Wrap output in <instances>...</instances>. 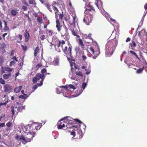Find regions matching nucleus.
Segmentation results:
<instances>
[{
	"mask_svg": "<svg viewBox=\"0 0 147 147\" xmlns=\"http://www.w3.org/2000/svg\"><path fill=\"white\" fill-rule=\"evenodd\" d=\"M86 9L84 11V13L85 14L88 15L90 14L92 15H94L96 11L93 5L90 4V3L86 5L84 7Z\"/></svg>",
	"mask_w": 147,
	"mask_h": 147,
	"instance_id": "nucleus-1",
	"label": "nucleus"
},
{
	"mask_svg": "<svg viewBox=\"0 0 147 147\" xmlns=\"http://www.w3.org/2000/svg\"><path fill=\"white\" fill-rule=\"evenodd\" d=\"M56 4V2L54 1L52 3L51 5L47 3L45 5L51 13H53V11L52 9H53L54 11L55 14H56V16L57 17V15L59 14V11L58 8L55 6Z\"/></svg>",
	"mask_w": 147,
	"mask_h": 147,
	"instance_id": "nucleus-2",
	"label": "nucleus"
},
{
	"mask_svg": "<svg viewBox=\"0 0 147 147\" xmlns=\"http://www.w3.org/2000/svg\"><path fill=\"white\" fill-rule=\"evenodd\" d=\"M45 77V75L41 74L40 73H38L36 74L35 77L32 79V81L35 84L37 82L38 80L41 79L39 84L40 86H42L43 84V82Z\"/></svg>",
	"mask_w": 147,
	"mask_h": 147,
	"instance_id": "nucleus-3",
	"label": "nucleus"
},
{
	"mask_svg": "<svg viewBox=\"0 0 147 147\" xmlns=\"http://www.w3.org/2000/svg\"><path fill=\"white\" fill-rule=\"evenodd\" d=\"M23 109L24 107H20L18 105H14L13 106H12L11 108L12 115H17L18 113L21 111Z\"/></svg>",
	"mask_w": 147,
	"mask_h": 147,
	"instance_id": "nucleus-4",
	"label": "nucleus"
},
{
	"mask_svg": "<svg viewBox=\"0 0 147 147\" xmlns=\"http://www.w3.org/2000/svg\"><path fill=\"white\" fill-rule=\"evenodd\" d=\"M85 17L83 20V22L85 23L87 25H89L90 23L92 22L94 15H92L90 14L88 15L85 14Z\"/></svg>",
	"mask_w": 147,
	"mask_h": 147,
	"instance_id": "nucleus-5",
	"label": "nucleus"
},
{
	"mask_svg": "<svg viewBox=\"0 0 147 147\" xmlns=\"http://www.w3.org/2000/svg\"><path fill=\"white\" fill-rule=\"evenodd\" d=\"M42 125L41 124H32L29 127L31 132H33L36 133L35 131L39 129L41 127Z\"/></svg>",
	"mask_w": 147,
	"mask_h": 147,
	"instance_id": "nucleus-6",
	"label": "nucleus"
},
{
	"mask_svg": "<svg viewBox=\"0 0 147 147\" xmlns=\"http://www.w3.org/2000/svg\"><path fill=\"white\" fill-rule=\"evenodd\" d=\"M72 46L70 45L68 47L67 46H65L64 48H63L62 51L64 53L66 56L68 55L71 56V55Z\"/></svg>",
	"mask_w": 147,
	"mask_h": 147,
	"instance_id": "nucleus-7",
	"label": "nucleus"
},
{
	"mask_svg": "<svg viewBox=\"0 0 147 147\" xmlns=\"http://www.w3.org/2000/svg\"><path fill=\"white\" fill-rule=\"evenodd\" d=\"M65 119L63 118L58 121L57 124V126L58 129H65L66 122L65 120L63 121Z\"/></svg>",
	"mask_w": 147,
	"mask_h": 147,
	"instance_id": "nucleus-8",
	"label": "nucleus"
},
{
	"mask_svg": "<svg viewBox=\"0 0 147 147\" xmlns=\"http://www.w3.org/2000/svg\"><path fill=\"white\" fill-rule=\"evenodd\" d=\"M36 133L33 132H31L29 128V132L26 135V138L28 142H30L33 139V138L34 137Z\"/></svg>",
	"mask_w": 147,
	"mask_h": 147,
	"instance_id": "nucleus-9",
	"label": "nucleus"
},
{
	"mask_svg": "<svg viewBox=\"0 0 147 147\" xmlns=\"http://www.w3.org/2000/svg\"><path fill=\"white\" fill-rule=\"evenodd\" d=\"M58 44L57 45V47L58 48H59V47H61L62 48V50L63 49V48H64L65 46H66L65 45V41L64 40H59L58 41ZM59 50H57V51L60 52H61V50L59 49Z\"/></svg>",
	"mask_w": 147,
	"mask_h": 147,
	"instance_id": "nucleus-10",
	"label": "nucleus"
},
{
	"mask_svg": "<svg viewBox=\"0 0 147 147\" xmlns=\"http://www.w3.org/2000/svg\"><path fill=\"white\" fill-rule=\"evenodd\" d=\"M67 27L65 26L63 28L60 29V31H58L60 32L62 36H64L67 34Z\"/></svg>",
	"mask_w": 147,
	"mask_h": 147,
	"instance_id": "nucleus-11",
	"label": "nucleus"
},
{
	"mask_svg": "<svg viewBox=\"0 0 147 147\" xmlns=\"http://www.w3.org/2000/svg\"><path fill=\"white\" fill-rule=\"evenodd\" d=\"M63 119L65 120V121L66 123L68 124H70L72 125H74V119L69 117H66L63 118Z\"/></svg>",
	"mask_w": 147,
	"mask_h": 147,
	"instance_id": "nucleus-12",
	"label": "nucleus"
},
{
	"mask_svg": "<svg viewBox=\"0 0 147 147\" xmlns=\"http://www.w3.org/2000/svg\"><path fill=\"white\" fill-rule=\"evenodd\" d=\"M138 35L140 39H142L144 36L147 37V33L145 30H142L140 32H139Z\"/></svg>",
	"mask_w": 147,
	"mask_h": 147,
	"instance_id": "nucleus-13",
	"label": "nucleus"
},
{
	"mask_svg": "<svg viewBox=\"0 0 147 147\" xmlns=\"http://www.w3.org/2000/svg\"><path fill=\"white\" fill-rule=\"evenodd\" d=\"M59 14L57 15V17L56 16V14H55V18L56 19V27L58 31H60V29L61 28L62 26L61 25V24L59 22V20L58 19V16Z\"/></svg>",
	"mask_w": 147,
	"mask_h": 147,
	"instance_id": "nucleus-14",
	"label": "nucleus"
},
{
	"mask_svg": "<svg viewBox=\"0 0 147 147\" xmlns=\"http://www.w3.org/2000/svg\"><path fill=\"white\" fill-rule=\"evenodd\" d=\"M90 50L92 53V56L94 59H95L98 56V55L99 53V51H97V52L96 51V53L97 52L98 53L95 54H94L95 51L93 49V47H90L89 49Z\"/></svg>",
	"mask_w": 147,
	"mask_h": 147,
	"instance_id": "nucleus-15",
	"label": "nucleus"
},
{
	"mask_svg": "<svg viewBox=\"0 0 147 147\" xmlns=\"http://www.w3.org/2000/svg\"><path fill=\"white\" fill-rule=\"evenodd\" d=\"M4 91L5 92H8L11 91L12 89V87L9 84H5L4 86Z\"/></svg>",
	"mask_w": 147,
	"mask_h": 147,
	"instance_id": "nucleus-16",
	"label": "nucleus"
},
{
	"mask_svg": "<svg viewBox=\"0 0 147 147\" xmlns=\"http://www.w3.org/2000/svg\"><path fill=\"white\" fill-rule=\"evenodd\" d=\"M19 140L23 144H25L27 142H28L27 141V139L23 135H21Z\"/></svg>",
	"mask_w": 147,
	"mask_h": 147,
	"instance_id": "nucleus-17",
	"label": "nucleus"
},
{
	"mask_svg": "<svg viewBox=\"0 0 147 147\" xmlns=\"http://www.w3.org/2000/svg\"><path fill=\"white\" fill-rule=\"evenodd\" d=\"M24 36L25 37V42H27L28 41L30 37V35L28 31L27 30H26L24 33Z\"/></svg>",
	"mask_w": 147,
	"mask_h": 147,
	"instance_id": "nucleus-18",
	"label": "nucleus"
},
{
	"mask_svg": "<svg viewBox=\"0 0 147 147\" xmlns=\"http://www.w3.org/2000/svg\"><path fill=\"white\" fill-rule=\"evenodd\" d=\"M75 127L76 128L78 129V126L77 125H74L70 124H68L66 123L65 125V129H67L68 128H71L73 127Z\"/></svg>",
	"mask_w": 147,
	"mask_h": 147,
	"instance_id": "nucleus-19",
	"label": "nucleus"
},
{
	"mask_svg": "<svg viewBox=\"0 0 147 147\" xmlns=\"http://www.w3.org/2000/svg\"><path fill=\"white\" fill-rule=\"evenodd\" d=\"M76 18V17L75 16H73V19L72 21H71L70 19L68 21V22H69L70 25L71 26H73V27H75V20Z\"/></svg>",
	"mask_w": 147,
	"mask_h": 147,
	"instance_id": "nucleus-20",
	"label": "nucleus"
},
{
	"mask_svg": "<svg viewBox=\"0 0 147 147\" xmlns=\"http://www.w3.org/2000/svg\"><path fill=\"white\" fill-rule=\"evenodd\" d=\"M124 62L128 66L129 68H132L133 67L135 66V65L132 64V63H130L129 62V61L127 60V59H126L124 61Z\"/></svg>",
	"mask_w": 147,
	"mask_h": 147,
	"instance_id": "nucleus-21",
	"label": "nucleus"
},
{
	"mask_svg": "<svg viewBox=\"0 0 147 147\" xmlns=\"http://www.w3.org/2000/svg\"><path fill=\"white\" fill-rule=\"evenodd\" d=\"M11 76V73H9L7 74H5L3 75V78L5 80H7Z\"/></svg>",
	"mask_w": 147,
	"mask_h": 147,
	"instance_id": "nucleus-22",
	"label": "nucleus"
},
{
	"mask_svg": "<svg viewBox=\"0 0 147 147\" xmlns=\"http://www.w3.org/2000/svg\"><path fill=\"white\" fill-rule=\"evenodd\" d=\"M23 87L22 86H20L14 89V92L16 93L19 92Z\"/></svg>",
	"mask_w": 147,
	"mask_h": 147,
	"instance_id": "nucleus-23",
	"label": "nucleus"
},
{
	"mask_svg": "<svg viewBox=\"0 0 147 147\" xmlns=\"http://www.w3.org/2000/svg\"><path fill=\"white\" fill-rule=\"evenodd\" d=\"M13 70V69L10 68L9 67H4V69L3 70V73H5V71H6L9 72H11Z\"/></svg>",
	"mask_w": 147,
	"mask_h": 147,
	"instance_id": "nucleus-24",
	"label": "nucleus"
},
{
	"mask_svg": "<svg viewBox=\"0 0 147 147\" xmlns=\"http://www.w3.org/2000/svg\"><path fill=\"white\" fill-rule=\"evenodd\" d=\"M69 29L70 30L72 31V34L76 36L78 38H79L80 37V36L78 34V31H75L74 30H72L71 28H69Z\"/></svg>",
	"mask_w": 147,
	"mask_h": 147,
	"instance_id": "nucleus-25",
	"label": "nucleus"
},
{
	"mask_svg": "<svg viewBox=\"0 0 147 147\" xmlns=\"http://www.w3.org/2000/svg\"><path fill=\"white\" fill-rule=\"evenodd\" d=\"M18 13L17 10L16 9H13L11 10V14L12 16H16Z\"/></svg>",
	"mask_w": 147,
	"mask_h": 147,
	"instance_id": "nucleus-26",
	"label": "nucleus"
},
{
	"mask_svg": "<svg viewBox=\"0 0 147 147\" xmlns=\"http://www.w3.org/2000/svg\"><path fill=\"white\" fill-rule=\"evenodd\" d=\"M129 52L132 55L135 56V57L137 58L140 61H141L140 59L138 57V55L135 52L132 51H129Z\"/></svg>",
	"mask_w": 147,
	"mask_h": 147,
	"instance_id": "nucleus-27",
	"label": "nucleus"
},
{
	"mask_svg": "<svg viewBox=\"0 0 147 147\" xmlns=\"http://www.w3.org/2000/svg\"><path fill=\"white\" fill-rule=\"evenodd\" d=\"M59 60L58 59L56 58L54 60L53 63L54 66H57L59 64Z\"/></svg>",
	"mask_w": 147,
	"mask_h": 147,
	"instance_id": "nucleus-28",
	"label": "nucleus"
},
{
	"mask_svg": "<svg viewBox=\"0 0 147 147\" xmlns=\"http://www.w3.org/2000/svg\"><path fill=\"white\" fill-rule=\"evenodd\" d=\"M28 2L30 4H32L35 7H36V3L35 0H29Z\"/></svg>",
	"mask_w": 147,
	"mask_h": 147,
	"instance_id": "nucleus-29",
	"label": "nucleus"
},
{
	"mask_svg": "<svg viewBox=\"0 0 147 147\" xmlns=\"http://www.w3.org/2000/svg\"><path fill=\"white\" fill-rule=\"evenodd\" d=\"M38 51L39 47L38 46H37L34 51V55L35 57L37 56V53L38 52Z\"/></svg>",
	"mask_w": 147,
	"mask_h": 147,
	"instance_id": "nucleus-30",
	"label": "nucleus"
},
{
	"mask_svg": "<svg viewBox=\"0 0 147 147\" xmlns=\"http://www.w3.org/2000/svg\"><path fill=\"white\" fill-rule=\"evenodd\" d=\"M129 45L132 48L131 49H133V48L135 47L136 45V43L134 41H132V43H129Z\"/></svg>",
	"mask_w": 147,
	"mask_h": 147,
	"instance_id": "nucleus-31",
	"label": "nucleus"
},
{
	"mask_svg": "<svg viewBox=\"0 0 147 147\" xmlns=\"http://www.w3.org/2000/svg\"><path fill=\"white\" fill-rule=\"evenodd\" d=\"M144 69V67H142L141 68H140L138 69L136 71V73L137 74H140L143 71Z\"/></svg>",
	"mask_w": 147,
	"mask_h": 147,
	"instance_id": "nucleus-32",
	"label": "nucleus"
},
{
	"mask_svg": "<svg viewBox=\"0 0 147 147\" xmlns=\"http://www.w3.org/2000/svg\"><path fill=\"white\" fill-rule=\"evenodd\" d=\"M4 61V58L3 56H0V65L1 66L3 63Z\"/></svg>",
	"mask_w": 147,
	"mask_h": 147,
	"instance_id": "nucleus-33",
	"label": "nucleus"
},
{
	"mask_svg": "<svg viewBox=\"0 0 147 147\" xmlns=\"http://www.w3.org/2000/svg\"><path fill=\"white\" fill-rule=\"evenodd\" d=\"M26 94H24V95H21L19 96V97L22 99H26L28 97Z\"/></svg>",
	"mask_w": 147,
	"mask_h": 147,
	"instance_id": "nucleus-34",
	"label": "nucleus"
},
{
	"mask_svg": "<svg viewBox=\"0 0 147 147\" xmlns=\"http://www.w3.org/2000/svg\"><path fill=\"white\" fill-rule=\"evenodd\" d=\"M75 121L79 123H80L82 125H84L85 126V127H86V126L84 125V124L82 123L80 120L76 119H75Z\"/></svg>",
	"mask_w": 147,
	"mask_h": 147,
	"instance_id": "nucleus-35",
	"label": "nucleus"
},
{
	"mask_svg": "<svg viewBox=\"0 0 147 147\" xmlns=\"http://www.w3.org/2000/svg\"><path fill=\"white\" fill-rule=\"evenodd\" d=\"M40 86L39 83H37L36 85H34L33 86V88L34 89V90H35L37 88L38 86Z\"/></svg>",
	"mask_w": 147,
	"mask_h": 147,
	"instance_id": "nucleus-36",
	"label": "nucleus"
},
{
	"mask_svg": "<svg viewBox=\"0 0 147 147\" xmlns=\"http://www.w3.org/2000/svg\"><path fill=\"white\" fill-rule=\"evenodd\" d=\"M79 41V44L81 46L83 47H84V45L83 44V41L81 39H79L78 40Z\"/></svg>",
	"mask_w": 147,
	"mask_h": 147,
	"instance_id": "nucleus-37",
	"label": "nucleus"
},
{
	"mask_svg": "<svg viewBox=\"0 0 147 147\" xmlns=\"http://www.w3.org/2000/svg\"><path fill=\"white\" fill-rule=\"evenodd\" d=\"M75 74L81 76L82 77H83V75L82 74V72L79 71V72H76L75 73Z\"/></svg>",
	"mask_w": 147,
	"mask_h": 147,
	"instance_id": "nucleus-38",
	"label": "nucleus"
},
{
	"mask_svg": "<svg viewBox=\"0 0 147 147\" xmlns=\"http://www.w3.org/2000/svg\"><path fill=\"white\" fill-rule=\"evenodd\" d=\"M69 88V89H73L74 90L76 88L74 85H72L71 84H70L68 85Z\"/></svg>",
	"mask_w": 147,
	"mask_h": 147,
	"instance_id": "nucleus-39",
	"label": "nucleus"
},
{
	"mask_svg": "<svg viewBox=\"0 0 147 147\" xmlns=\"http://www.w3.org/2000/svg\"><path fill=\"white\" fill-rule=\"evenodd\" d=\"M42 66V64L41 63H38V64L36 67V68L37 69H38L40 67Z\"/></svg>",
	"mask_w": 147,
	"mask_h": 147,
	"instance_id": "nucleus-40",
	"label": "nucleus"
},
{
	"mask_svg": "<svg viewBox=\"0 0 147 147\" xmlns=\"http://www.w3.org/2000/svg\"><path fill=\"white\" fill-rule=\"evenodd\" d=\"M37 21L40 24H41L42 22V18L39 17H38L37 18Z\"/></svg>",
	"mask_w": 147,
	"mask_h": 147,
	"instance_id": "nucleus-41",
	"label": "nucleus"
},
{
	"mask_svg": "<svg viewBox=\"0 0 147 147\" xmlns=\"http://www.w3.org/2000/svg\"><path fill=\"white\" fill-rule=\"evenodd\" d=\"M0 83L2 84H5V81L2 78H0Z\"/></svg>",
	"mask_w": 147,
	"mask_h": 147,
	"instance_id": "nucleus-42",
	"label": "nucleus"
},
{
	"mask_svg": "<svg viewBox=\"0 0 147 147\" xmlns=\"http://www.w3.org/2000/svg\"><path fill=\"white\" fill-rule=\"evenodd\" d=\"M63 17V12H62V13H60L59 15V19L60 20H62Z\"/></svg>",
	"mask_w": 147,
	"mask_h": 147,
	"instance_id": "nucleus-43",
	"label": "nucleus"
},
{
	"mask_svg": "<svg viewBox=\"0 0 147 147\" xmlns=\"http://www.w3.org/2000/svg\"><path fill=\"white\" fill-rule=\"evenodd\" d=\"M46 71H47V70L46 69H45V68H43V69H42L41 70V73H42V74H44L46 73Z\"/></svg>",
	"mask_w": 147,
	"mask_h": 147,
	"instance_id": "nucleus-44",
	"label": "nucleus"
},
{
	"mask_svg": "<svg viewBox=\"0 0 147 147\" xmlns=\"http://www.w3.org/2000/svg\"><path fill=\"white\" fill-rule=\"evenodd\" d=\"M16 63V62L14 61H12L9 63V66H11L13 65Z\"/></svg>",
	"mask_w": 147,
	"mask_h": 147,
	"instance_id": "nucleus-45",
	"label": "nucleus"
},
{
	"mask_svg": "<svg viewBox=\"0 0 147 147\" xmlns=\"http://www.w3.org/2000/svg\"><path fill=\"white\" fill-rule=\"evenodd\" d=\"M85 70L86 71V72L85 73L86 74L88 75L91 72V71L89 69H86Z\"/></svg>",
	"mask_w": 147,
	"mask_h": 147,
	"instance_id": "nucleus-46",
	"label": "nucleus"
},
{
	"mask_svg": "<svg viewBox=\"0 0 147 147\" xmlns=\"http://www.w3.org/2000/svg\"><path fill=\"white\" fill-rule=\"evenodd\" d=\"M21 47L22 48V50L24 51H26L27 50V47L26 46H24L23 45H22L21 46Z\"/></svg>",
	"mask_w": 147,
	"mask_h": 147,
	"instance_id": "nucleus-47",
	"label": "nucleus"
},
{
	"mask_svg": "<svg viewBox=\"0 0 147 147\" xmlns=\"http://www.w3.org/2000/svg\"><path fill=\"white\" fill-rule=\"evenodd\" d=\"M22 3L25 5L28 6V3H27V2L26 1L24 0H23L22 1Z\"/></svg>",
	"mask_w": 147,
	"mask_h": 147,
	"instance_id": "nucleus-48",
	"label": "nucleus"
},
{
	"mask_svg": "<svg viewBox=\"0 0 147 147\" xmlns=\"http://www.w3.org/2000/svg\"><path fill=\"white\" fill-rule=\"evenodd\" d=\"M86 38L90 39H92V38L91 37V34H89L88 36L87 35Z\"/></svg>",
	"mask_w": 147,
	"mask_h": 147,
	"instance_id": "nucleus-49",
	"label": "nucleus"
},
{
	"mask_svg": "<svg viewBox=\"0 0 147 147\" xmlns=\"http://www.w3.org/2000/svg\"><path fill=\"white\" fill-rule=\"evenodd\" d=\"M11 124H12L10 122H9L6 124V125L7 127H9L11 125Z\"/></svg>",
	"mask_w": 147,
	"mask_h": 147,
	"instance_id": "nucleus-50",
	"label": "nucleus"
},
{
	"mask_svg": "<svg viewBox=\"0 0 147 147\" xmlns=\"http://www.w3.org/2000/svg\"><path fill=\"white\" fill-rule=\"evenodd\" d=\"M45 38V36L44 35H42L40 37V39L42 40H43Z\"/></svg>",
	"mask_w": 147,
	"mask_h": 147,
	"instance_id": "nucleus-51",
	"label": "nucleus"
},
{
	"mask_svg": "<svg viewBox=\"0 0 147 147\" xmlns=\"http://www.w3.org/2000/svg\"><path fill=\"white\" fill-rule=\"evenodd\" d=\"M9 28L7 26H5L4 28V30L6 31L9 30Z\"/></svg>",
	"mask_w": 147,
	"mask_h": 147,
	"instance_id": "nucleus-52",
	"label": "nucleus"
},
{
	"mask_svg": "<svg viewBox=\"0 0 147 147\" xmlns=\"http://www.w3.org/2000/svg\"><path fill=\"white\" fill-rule=\"evenodd\" d=\"M86 86V84L85 83H83L82 84V88L84 89L85 88Z\"/></svg>",
	"mask_w": 147,
	"mask_h": 147,
	"instance_id": "nucleus-53",
	"label": "nucleus"
},
{
	"mask_svg": "<svg viewBox=\"0 0 147 147\" xmlns=\"http://www.w3.org/2000/svg\"><path fill=\"white\" fill-rule=\"evenodd\" d=\"M22 9L24 10V11H26L27 10V7L23 5L22 6Z\"/></svg>",
	"mask_w": 147,
	"mask_h": 147,
	"instance_id": "nucleus-54",
	"label": "nucleus"
},
{
	"mask_svg": "<svg viewBox=\"0 0 147 147\" xmlns=\"http://www.w3.org/2000/svg\"><path fill=\"white\" fill-rule=\"evenodd\" d=\"M62 87H63L64 88L66 89L67 90H69L68 88H69V86L66 85L65 86H62Z\"/></svg>",
	"mask_w": 147,
	"mask_h": 147,
	"instance_id": "nucleus-55",
	"label": "nucleus"
},
{
	"mask_svg": "<svg viewBox=\"0 0 147 147\" xmlns=\"http://www.w3.org/2000/svg\"><path fill=\"white\" fill-rule=\"evenodd\" d=\"M70 134L73 136V137H74L76 135V133L74 131H72L71 132Z\"/></svg>",
	"mask_w": 147,
	"mask_h": 147,
	"instance_id": "nucleus-56",
	"label": "nucleus"
},
{
	"mask_svg": "<svg viewBox=\"0 0 147 147\" xmlns=\"http://www.w3.org/2000/svg\"><path fill=\"white\" fill-rule=\"evenodd\" d=\"M6 45L5 43H2L1 44V47L2 48H4V47H6Z\"/></svg>",
	"mask_w": 147,
	"mask_h": 147,
	"instance_id": "nucleus-57",
	"label": "nucleus"
},
{
	"mask_svg": "<svg viewBox=\"0 0 147 147\" xmlns=\"http://www.w3.org/2000/svg\"><path fill=\"white\" fill-rule=\"evenodd\" d=\"M20 137H21V136H19L18 135H17L16 136V139L17 140H19L20 138Z\"/></svg>",
	"mask_w": 147,
	"mask_h": 147,
	"instance_id": "nucleus-58",
	"label": "nucleus"
},
{
	"mask_svg": "<svg viewBox=\"0 0 147 147\" xmlns=\"http://www.w3.org/2000/svg\"><path fill=\"white\" fill-rule=\"evenodd\" d=\"M82 58L83 60L85 61L86 59V57L85 56L83 55L82 56Z\"/></svg>",
	"mask_w": 147,
	"mask_h": 147,
	"instance_id": "nucleus-59",
	"label": "nucleus"
},
{
	"mask_svg": "<svg viewBox=\"0 0 147 147\" xmlns=\"http://www.w3.org/2000/svg\"><path fill=\"white\" fill-rule=\"evenodd\" d=\"M28 129V127H27L26 126L25 127L24 129V131L25 132L26 131H27Z\"/></svg>",
	"mask_w": 147,
	"mask_h": 147,
	"instance_id": "nucleus-60",
	"label": "nucleus"
},
{
	"mask_svg": "<svg viewBox=\"0 0 147 147\" xmlns=\"http://www.w3.org/2000/svg\"><path fill=\"white\" fill-rule=\"evenodd\" d=\"M5 125V123H0V127H3Z\"/></svg>",
	"mask_w": 147,
	"mask_h": 147,
	"instance_id": "nucleus-61",
	"label": "nucleus"
},
{
	"mask_svg": "<svg viewBox=\"0 0 147 147\" xmlns=\"http://www.w3.org/2000/svg\"><path fill=\"white\" fill-rule=\"evenodd\" d=\"M83 1L85 3V5H87V3H88V0H83Z\"/></svg>",
	"mask_w": 147,
	"mask_h": 147,
	"instance_id": "nucleus-62",
	"label": "nucleus"
},
{
	"mask_svg": "<svg viewBox=\"0 0 147 147\" xmlns=\"http://www.w3.org/2000/svg\"><path fill=\"white\" fill-rule=\"evenodd\" d=\"M11 59L15 60L16 61H18V60L17 59L16 57L15 56L13 57V58H12Z\"/></svg>",
	"mask_w": 147,
	"mask_h": 147,
	"instance_id": "nucleus-63",
	"label": "nucleus"
},
{
	"mask_svg": "<svg viewBox=\"0 0 147 147\" xmlns=\"http://www.w3.org/2000/svg\"><path fill=\"white\" fill-rule=\"evenodd\" d=\"M144 7L145 10L147 9V3H146L144 5Z\"/></svg>",
	"mask_w": 147,
	"mask_h": 147,
	"instance_id": "nucleus-64",
	"label": "nucleus"
}]
</instances>
